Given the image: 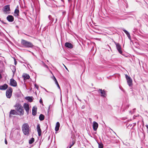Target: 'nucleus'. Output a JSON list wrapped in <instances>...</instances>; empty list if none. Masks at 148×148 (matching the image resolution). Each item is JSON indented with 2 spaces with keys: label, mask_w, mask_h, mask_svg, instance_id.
I'll return each mask as SVG.
<instances>
[{
  "label": "nucleus",
  "mask_w": 148,
  "mask_h": 148,
  "mask_svg": "<svg viewBox=\"0 0 148 148\" xmlns=\"http://www.w3.org/2000/svg\"><path fill=\"white\" fill-rule=\"evenodd\" d=\"M14 107L16 108V112H18V115L20 116H22L24 114V110L23 106L21 104L19 103H16Z\"/></svg>",
  "instance_id": "1"
},
{
  "label": "nucleus",
  "mask_w": 148,
  "mask_h": 148,
  "mask_svg": "<svg viewBox=\"0 0 148 148\" xmlns=\"http://www.w3.org/2000/svg\"><path fill=\"white\" fill-rule=\"evenodd\" d=\"M22 130L25 135H27L29 132V127L27 123H25L23 124L22 126Z\"/></svg>",
  "instance_id": "2"
},
{
  "label": "nucleus",
  "mask_w": 148,
  "mask_h": 148,
  "mask_svg": "<svg viewBox=\"0 0 148 148\" xmlns=\"http://www.w3.org/2000/svg\"><path fill=\"white\" fill-rule=\"evenodd\" d=\"M21 44L23 47L25 48H33L34 45L31 42L22 39L21 41Z\"/></svg>",
  "instance_id": "3"
},
{
  "label": "nucleus",
  "mask_w": 148,
  "mask_h": 148,
  "mask_svg": "<svg viewBox=\"0 0 148 148\" xmlns=\"http://www.w3.org/2000/svg\"><path fill=\"white\" fill-rule=\"evenodd\" d=\"M3 11L4 14H10V5H8L5 6L3 7Z\"/></svg>",
  "instance_id": "4"
},
{
  "label": "nucleus",
  "mask_w": 148,
  "mask_h": 148,
  "mask_svg": "<svg viewBox=\"0 0 148 148\" xmlns=\"http://www.w3.org/2000/svg\"><path fill=\"white\" fill-rule=\"evenodd\" d=\"M12 90L11 87H10L6 90V95L7 98H10L12 95Z\"/></svg>",
  "instance_id": "5"
},
{
  "label": "nucleus",
  "mask_w": 148,
  "mask_h": 148,
  "mask_svg": "<svg viewBox=\"0 0 148 148\" xmlns=\"http://www.w3.org/2000/svg\"><path fill=\"white\" fill-rule=\"evenodd\" d=\"M125 78L127 80V84L130 86L132 85V79L127 75H125Z\"/></svg>",
  "instance_id": "6"
},
{
  "label": "nucleus",
  "mask_w": 148,
  "mask_h": 148,
  "mask_svg": "<svg viewBox=\"0 0 148 148\" xmlns=\"http://www.w3.org/2000/svg\"><path fill=\"white\" fill-rule=\"evenodd\" d=\"M98 92L101 93V96L103 97H105L106 96V91L105 90H102L101 89H99Z\"/></svg>",
  "instance_id": "7"
},
{
  "label": "nucleus",
  "mask_w": 148,
  "mask_h": 148,
  "mask_svg": "<svg viewBox=\"0 0 148 148\" xmlns=\"http://www.w3.org/2000/svg\"><path fill=\"white\" fill-rule=\"evenodd\" d=\"M18 113L16 112V110H11L10 112L9 117L10 118L12 117V115H18Z\"/></svg>",
  "instance_id": "8"
},
{
  "label": "nucleus",
  "mask_w": 148,
  "mask_h": 148,
  "mask_svg": "<svg viewBox=\"0 0 148 148\" xmlns=\"http://www.w3.org/2000/svg\"><path fill=\"white\" fill-rule=\"evenodd\" d=\"M23 108L25 110H26L27 114H28L29 112V106L28 103H24L23 106Z\"/></svg>",
  "instance_id": "9"
},
{
  "label": "nucleus",
  "mask_w": 148,
  "mask_h": 148,
  "mask_svg": "<svg viewBox=\"0 0 148 148\" xmlns=\"http://www.w3.org/2000/svg\"><path fill=\"white\" fill-rule=\"evenodd\" d=\"M115 44L116 45V48L118 52L120 54H122V51L121 50V45L119 43L116 42H115Z\"/></svg>",
  "instance_id": "10"
},
{
  "label": "nucleus",
  "mask_w": 148,
  "mask_h": 148,
  "mask_svg": "<svg viewBox=\"0 0 148 148\" xmlns=\"http://www.w3.org/2000/svg\"><path fill=\"white\" fill-rule=\"evenodd\" d=\"M10 84L11 86L14 87H16L17 85L16 82L13 78L10 79Z\"/></svg>",
  "instance_id": "11"
},
{
  "label": "nucleus",
  "mask_w": 148,
  "mask_h": 148,
  "mask_svg": "<svg viewBox=\"0 0 148 148\" xmlns=\"http://www.w3.org/2000/svg\"><path fill=\"white\" fill-rule=\"evenodd\" d=\"M98 124L95 121L93 122V128L94 131H96L98 127Z\"/></svg>",
  "instance_id": "12"
},
{
  "label": "nucleus",
  "mask_w": 148,
  "mask_h": 148,
  "mask_svg": "<svg viewBox=\"0 0 148 148\" xmlns=\"http://www.w3.org/2000/svg\"><path fill=\"white\" fill-rule=\"evenodd\" d=\"M8 87V86L6 84H5L3 85L0 86V90H5Z\"/></svg>",
  "instance_id": "13"
},
{
  "label": "nucleus",
  "mask_w": 148,
  "mask_h": 148,
  "mask_svg": "<svg viewBox=\"0 0 148 148\" xmlns=\"http://www.w3.org/2000/svg\"><path fill=\"white\" fill-rule=\"evenodd\" d=\"M65 46L66 47L69 49H72L73 47V45L70 43L66 42L65 44Z\"/></svg>",
  "instance_id": "14"
},
{
  "label": "nucleus",
  "mask_w": 148,
  "mask_h": 148,
  "mask_svg": "<svg viewBox=\"0 0 148 148\" xmlns=\"http://www.w3.org/2000/svg\"><path fill=\"white\" fill-rule=\"evenodd\" d=\"M22 77L23 78L24 82L25 81V80L29 79L30 77L29 75L27 74H24L22 76Z\"/></svg>",
  "instance_id": "15"
},
{
  "label": "nucleus",
  "mask_w": 148,
  "mask_h": 148,
  "mask_svg": "<svg viewBox=\"0 0 148 148\" xmlns=\"http://www.w3.org/2000/svg\"><path fill=\"white\" fill-rule=\"evenodd\" d=\"M122 30L126 34L129 39L131 40V38L129 33L124 28H123Z\"/></svg>",
  "instance_id": "16"
},
{
  "label": "nucleus",
  "mask_w": 148,
  "mask_h": 148,
  "mask_svg": "<svg viewBox=\"0 0 148 148\" xmlns=\"http://www.w3.org/2000/svg\"><path fill=\"white\" fill-rule=\"evenodd\" d=\"M37 132L38 133V135L39 136H40L41 133V130L40 127V125L39 124H38L37 126Z\"/></svg>",
  "instance_id": "17"
},
{
  "label": "nucleus",
  "mask_w": 148,
  "mask_h": 148,
  "mask_svg": "<svg viewBox=\"0 0 148 148\" xmlns=\"http://www.w3.org/2000/svg\"><path fill=\"white\" fill-rule=\"evenodd\" d=\"M37 108L35 107H33L32 109V114L35 116L36 114Z\"/></svg>",
  "instance_id": "18"
},
{
  "label": "nucleus",
  "mask_w": 148,
  "mask_h": 148,
  "mask_svg": "<svg viewBox=\"0 0 148 148\" xmlns=\"http://www.w3.org/2000/svg\"><path fill=\"white\" fill-rule=\"evenodd\" d=\"M25 99L30 102H32L33 100L32 97H25Z\"/></svg>",
  "instance_id": "19"
},
{
  "label": "nucleus",
  "mask_w": 148,
  "mask_h": 148,
  "mask_svg": "<svg viewBox=\"0 0 148 148\" xmlns=\"http://www.w3.org/2000/svg\"><path fill=\"white\" fill-rule=\"evenodd\" d=\"M60 126V124L58 122H57L56 126L55 128V130L56 131H57L59 130Z\"/></svg>",
  "instance_id": "20"
},
{
  "label": "nucleus",
  "mask_w": 148,
  "mask_h": 148,
  "mask_svg": "<svg viewBox=\"0 0 148 148\" xmlns=\"http://www.w3.org/2000/svg\"><path fill=\"white\" fill-rule=\"evenodd\" d=\"M19 10L18 9H16L14 12V15L15 16H18L19 15Z\"/></svg>",
  "instance_id": "21"
},
{
  "label": "nucleus",
  "mask_w": 148,
  "mask_h": 148,
  "mask_svg": "<svg viewBox=\"0 0 148 148\" xmlns=\"http://www.w3.org/2000/svg\"><path fill=\"white\" fill-rule=\"evenodd\" d=\"M45 118L44 116L42 114H40L39 116V119L40 121H43Z\"/></svg>",
  "instance_id": "22"
},
{
  "label": "nucleus",
  "mask_w": 148,
  "mask_h": 148,
  "mask_svg": "<svg viewBox=\"0 0 148 148\" xmlns=\"http://www.w3.org/2000/svg\"><path fill=\"white\" fill-rule=\"evenodd\" d=\"M97 143L98 144V147L99 148H103V144L101 142H97Z\"/></svg>",
  "instance_id": "23"
},
{
  "label": "nucleus",
  "mask_w": 148,
  "mask_h": 148,
  "mask_svg": "<svg viewBox=\"0 0 148 148\" xmlns=\"http://www.w3.org/2000/svg\"><path fill=\"white\" fill-rule=\"evenodd\" d=\"M34 141V139L33 138H32L29 141V144H32Z\"/></svg>",
  "instance_id": "24"
},
{
  "label": "nucleus",
  "mask_w": 148,
  "mask_h": 148,
  "mask_svg": "<svg viewBox=\"0 0 148 148\" xmlns=\"http://www.w3.org/2000/svg\"><path fill=\"white\" fill-rule=\"evenodd\" d=\"M7 19H12L14 18L13 17L12 15H9L6 17Z\"/></svg>",
  "instance_id": "25"
},
{
  "label": "nucleus",
  "mask_w": 148,
  "mask_h": 148,
  "mask_svg": "<svg viewBox=\"0 0 148 148\" xmlns=\"http://www.w3.org/2000/svg\"><path fill=\"white\" fill-rule=\"evenodd\" d=\"M42 65L43 66L45 67H46V68H48V66L46 65L45 63L44 62H43V61H42Z\"/></svg>",
  "instance_id": "26"
},
{
  "label": "nucleus",
  "mask_w": 148,
  "mask_h": 148,
  "mask_svg": "<svg viewBox=\"0 0 148 148\" xmlns=\"http://www.w3.org/2000/svg\"><path fill=\"white\" fill-rule=\"evenodd\" d=\"M127 18H134V15H132V16H128Z\"/></svg>",
  "instance_id": "27"
},
{
  "label": "nucleus",
  "mask_w": 148,
  "mask_h": 148,
  "mask_svg": "<svg viewBox=\"0 0 148 148\" xmlns=\"http://www.w3.org/2000/svg\"><path fill=\"white\" fill-rule=\"evenodd\" d=\"M14 19H7L8 21L9 22H12L13 21Z\"/></svg>",
  "instance_id": "28"
},
{
  "label": "nucleus",
  "mask_w": 148,
  "mask_h": 148,
  "mask_svg": "<svg viewBox=\"0 0 148 148\" xmlns=\"http://www.w3.org/2000/svg\"><path fill=\"white\" fill-rule=\"evenodd\" d=\"M63 16H64L66 14V12L65 11H63L62 12Z\"/></svg>",
  "instance_id": "29"
},
{
  "label": "nucleus",
  "mask_w": 148,
  "mask_h": 148,
  "mask_svg": "<svg viewBox=\"0 0 148 148\" xmlns=\"http://www.w3.org/2000/svg\"><path fill=\"white\" fill-rule=\"evenodd\" d=\"M34 86H35V88L38 90V86L36 84H34Z\"/></svg>",
  "instance_id": "30"
},
{
  "label": "nucleus",
  "mask_w": 148,
  "mask_h": 148,
  "mask_svg": "<svg viewBox=\"0 0 148 148\" xmlns=\"http://www.w3.org/2000/svg\"><path fill=\"white\" fill-rule=\"evenodd\" d=\"M22 15L24 17V16H26V14L25 12H23L22 13Z\"/></svg>",
  "instance_id": "31"
},
{
  "label": "nucleus",
  "mask_w": 148,
  "mask_h": 148,
  "mask_svg": "<svg viewBox=\"0 0 148 148\" xmlns=\"http://www.w3.org/2000/svg\"><path fill=\"white\" fill-rule=\"evenodd\" d=\"M13 68H14V69L13 70H12V72H13V73H14L16 71V68H15V66H14L13 67Z\"/></svg>",
  "instance_id": "32"
},
{
  "label": "nucleus",
  "mask_w": 148,
  "mask_h": 148,
  "mask_svg": "<svg viewBox=\"0 0 148 148\" xmlns=\"http://www.w3.org/2000/svg\"><path fill=\"white\" fill-rule=\"evenodd\" d=\"M14 64L16 65L17 63V62L16 61V60L15 58H14Z\"/></svg>",
  "instance_id": "33"
},
{
  "label": "nucleus",
  "mask_w": 148,
  "mask_h": 148,
  "mask_svg": "<svg viewBox=\"0 0 148 148\" xmlns=\"http://www.w3.org/2000/svg\"><path fill=\"white\" fill-rule=\"evenodd\" d=\"M39 102H40V103H41L42 104L43 102H42V98H41L40 99Z\"/></svg>",
  "instance_id": "34"
},
{
  "label": "nucleus",
  "mask_w": 148,
  "mask_h": 148,
  "mask_svg": "<svg viewBox=\"0 0 148 148\" xmlns=\"http://www.w3.org/2000/svg\"><path fill=\"white\" fill-rule=\"evenodd\" d=\"M75 142L74 140H73L72 142V144L71 145H70L72 147L75 144Z\"/></svg>",
  "instance_id": "35"
},
{
  "label": "nucleus",
  "mask_w": 148,
  "mask_h": 148,
  "mask_svg": "<svg viewBox=\"0 0 148 148\" xmlns=\"http://www.w3.org/2000/svg\"><path fill=\"white\" fill-rule=\"evenodd\" d=\"M145 16V17L146 18H148V16L146 14H144L143 15V16Z\"/></svg>",
  "instance_id": "36"
},
{
  "label": "nucleus",
  "mask_w": 148,
  "mask_h": 148,
  "mask_svg": "<svg viewBox=\"0 0 148 148\" xmlns=\"http://www.w3.org/2000/svg\"><path fill=\"white\" fill-rule=\"evenodd\" d=\"M5 143L6 144V145H7V144H8V142H7V141L6 140V139H5Z\"/></svg>",
  "instance_id": "37"
},
{
  "label": "nucleus",
  "mask_w": 148,
  "mask_h": 148,
  "mask_svg": "<svg viewBox=\"0 0 148 148\" xmlns=\"http://www.w3.org/2000/svg\"><path fill=\"white\" fill-rule=\"evenodd\" d=\"M53 79L54 80V81L55 82L57 80L56 79V78H55V77L54 76H53Z\"/></svg>",
  "instance_id": "38"
},
{
  "label": "nucleus",
  "mask_w": 148,
  "mask_h": 148,
  "mask_svg": "<svg viewBox=\"0 0 148 148\" xmlns=\"http://www.w3.org/2000/svg\"><path fill=\"white\" fill-rule=\"evenodd\" d=\"M41 88H43L47 92H49L46 89H45V88H42V87H41Z\"/></svg>",
  "instance_id": "39"
},
{
  "label": "nucleus",
  "mask_w": 148,
  "mask_h": 148,
  "mask_svg": "<svg viewBox=\"0 0 148 148\" xmlns=\"http://www.w3.org/2000/svg\"><path fill=\"white\" fill-rule=\"evenodd\" d=\"M76 97H77L78 100H79V101H81V100L77 96V95H76Z\"/></svg>",
  "instance_id": "40"
},
{
  "label": "nucleus",
  "mask_w": 148,
  "mask_h": 148,
  "mask_svg": "<svg viewBox=\"0 0 148 148\" xmlns=\"http://www.w3.org/2000/svg\"><path fill=\"white\" fill-rule=\"evenodd\" d=\"M55 82L56 84V85H57V84H58V82H57V80H56V81H55Z\"/></svg>",
  "instance_id": "41"
},
{
  "label": "nucleus",
  "mask_w": 148,
  "mask_h": 148,
  "mask_svg": "<svg viewBox=\"0 0 148 148\" xmlns=\"http://www.w3.org/2000/svg\"><path fill=\"white\" fill-rule=\"evenodd\" d=\"M134 30L133 31V32H135L137 30V29L136 28H134Z\"/></svg>",
  "instance_id": "42"
},
{
  "label": "nucleus",
  "mask_w": 148,
  "mask_h": 148,
  "mask_svg": "<svg viewBox=\"0 0 148 148\" xmlns=\"http://www.w3.org/2000/svg\"><path fill=\"white\" fill-rule=\"evenodd\" d=\"M48 17L49 18H51V15H49V16H48Z\"/></svg>",
  "instance_id": "43"
},
{
  "label": "nucleus",
  "mask_w": 148,
  "mask_h": 148,
  "mask_svg": "<svg viewBox=\"0 0 148 148\" xmlns=\"http://www.w3.org/2000/svg\"><path fill=\"white\" fill-rule=\"evenodd\" d=\"M57 85L58 88H60L58 84H57Z\"/></svg>",
  "instance_id": "44"
},
{
  "label": "nucleus",
  "mask_w": 148,
  "mask_h": 148,
  "mask_svg": "<svg viewBox=\"0 0 148 148\" xmlns=\"http://www.w3.org/2000/svg\"><path fill=\"white\" fill-rule=\"evenodd\" d=\"M84 108H85V106H82V109H84Z\"/></svg>",
  "instance_id": "45"
},
{
  "label": "nucleus",
  "mask_w": 148,
  "mask_h": 148,
  "mask_svg": "<svg viewBox=\"0 0 148 148\" xmlns=\"http://www.w3.org/2000/svg\"><path fill=\"white\" fill-rule=\"evenodd\" d=\"M51 105H50L48 107V110H49V109L50 108V107H51Z\"/></svg>",
  "instance_id": "46"
},
{
  "label": "nucleus",
  "mask_w": 148,
  "mask_h": 148,
  "mask_svg": "<svg viewBox=\"0 0 148 148\" xmlns=\"http://www.w3.org/2000/svg\"><path fill=\"white\" fill-rule=\"evenodd\" d=\"M2 76L1 74H0V79H1L2 78Z\"/></svg>",
  "instance_id": "47"
},
{
  "label": "nucleus",
  "mask_w": 148,
  "mask_h": 148,
  "mask_svg": "<svg viewBox=\"0 0 148 148\" xmlns=\"http://www.w3.org/2000/svg\"><path fill=\"white\" fill-rule=\"evenodd\" d=\"M71 146L70 145L69 147H68L67 148H71Z\"/></svg>",
  "instance_id": "48"
},
{
  "label": "nucleus",
  "mask_w": 148,
  "mask_h": 148,
  "mask_svg": "<svg viewBox=\"0 0 148 148\" xmlns=\"http://www.w3.org/2000/svg\"><path fill=\"white\" fill-rule=\"evenodd\" d=\"M64 67H65V69H66L68 71V69H67V68H66V67L65 66H64Z\"/></svg>",
  "instance_id": "49"
},
{
  "label": "nucleus",
  "mask_w": 148,
  "mask_h": 148,
  "mask_svg": "<svg viewBox=\"0 0 148 148\" xmlns=\"http://www.w3.org/2000/svg\"><path fill=\"white\" fill-rule=\"evenodd\" d=\"M130 112L131 114H132V112H131V111H130Z\"/></svg>",
  "instance_id": "50"
},
{
  "label": "nucleus",
  "mask_w": 148,
  "mask_h": 148,
  "mask_svg": "<svg viewBox=\"0 0 148 148\" xmlns=\"http://www.w3.org/2000/svg\"><path fill=\"white\" fill-rule=\"evenodd\" d=\"M68 1L69 2H70V1H71V0H68Z\"/></svg>",
  "instance_id": "51"
},
{
  "label": "nucleus",
  "mask_w": 148,
  "mask_h": 148,
  "mask_svg": "<svg viewBox=\"0 0 148 148\" xmlns=\"http://www.w3.org/2000/svg\"><path fill=\"white\" fill-rule=\"evenodd\" d=\"M32 54L33 55H34V53L33 52H32Z\"/></svg>",
  "instance_id": "52"
},
{
  "label": "nucleus",
  "mask_w": 148,
  "mask_h": 148,
  "mask_svg": "<svg viewBox=\"0 0 148 148\" xmlns=\"http://www.w3.org/2000/svg\"><path fill=\"white\" fill-rule=\"evenodd\" d=\"M47 62H49V61H48V60H47Z\"/></svg>",
  "instance_id": "53"
},
{
  "label": "nucleus",
  "mask_w": 148,
  "mask_h": 148,
  "mask_svg": "<svg viewBox=\"0 0 148 148\" xmlns=\"http://www.w3.org/2000/svg\"><path fill=\"white\" fill-rule=\"evenodd\" d=\"M57 19H56V21H57Z\"/></svg>",
  "instance_id": "54"
},
{
  "label": "nucleus",
  "mask_w": 148,
  "mask_h": 148,
  "mask_svg": "<svg viewBox=\"0 0 148 148\" xmlns=\"http://www.w3.org/2000/svg\"><path fill=\"white\" fill-rule=\"evenodd\" d=\"M125 2V3H126V4H127V2Z\"/></svg>",
  "instance_id": "55"
},
{
  "label": "nucleus",
  "mask_w": 148,
  "mask_h": 148,
  "mask_svg": "<svg viewBox=\"0 0 148 148\" xmlns=\"http://www.w3.org/2000/svg\"><path fill=\"white\" fill-rule=\"evenodd\" d=\"M16 27H18V26H16Z\"/></svg>",
  "instance_id": "56"
},
{
  "label": "nucleus",
  "mask_w": 148,
  "mask_h": 148,
  "mask_svg": "<svg viewBox=\"0 0 148 148\" xmlns=\"http://www.w3.org/2000/svg\"><path fill=\"white\" fill-rule=\"evenodd\" d=\"M135 110V109H133V111H134V110Z\"/></svg>",
  "instance_id": "57"
},
{
  "label": "nucleus",
  "mask_w": 148,
  "mask_h": 148,
  "mask_svg": "<svg viewBox=\"0 0 148 148\" xmlns=\"http://www.w3.org/2000/svg\"><path fill=\"white\" fill-rule=\"evenodd\" d=\"M62 1H63V0H61Z\"/></svg>",
  "instance_id": "58"
}]
</instances>
